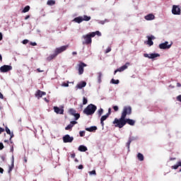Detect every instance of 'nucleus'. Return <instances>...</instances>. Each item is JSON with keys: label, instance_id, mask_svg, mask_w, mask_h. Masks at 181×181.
<instances>
[{"label": "nucleus", "instance_id": "2f4dec72", "mask_svg": "<svg viewBox=\"0 0 181 181\" xmlns=\"http://www.w3.org/2000/svg\"><path fill=\"white\" fill-rule=\"evenodd\" d=\"M15 167L14 164H13V161H12V163L11 165H9V168H8V173H11V172H12V170H13V168Z\"/></svg>", "mask_w": 181, "mask_h": 181}, {"label": "nucleus", "instance_id": "ea45409f", "mask_svg": "<svg viewBox=\"0 0 181 181\" xmlns=\"http://www.w3.org/2000/svg\"><path fill=\"white\" fill-rule=\"evenodd\" d=\"M22 43H23V45H28V43H29V40H23Z\"/></svg>", "mask_w": 181, "mask_h": 181}, {"label": "nucleus", "instance_id": "f8f14e48", "mask_svg": "<svg viewBox=\"0 0 181 181\" xmlns=\"http://www.w3.org/2000/svg\"><path fill=\"white\" fill-rule=\"evenodd\" d=\"M172 12L173 15H180L181 13L180 8H179V6H177L174 5L173 6Z\"/></svg>", "mask_w": 181, "mask_h": 181}, {"label": "nucleus", "instance_id": "dca6fc26", "mask_svg": "<svg viewBox=\"0 0 181 181\" xmlns=\"http://www.w3.org/2000/svg\"><path fill=\"white\" fill-rule=\"evenodd\" d=\"M76 124H77L76 121H71L70 124L65 127L66 131H70V129H71V128H73Z\"/></svg>", "mask_w": 181, "mask_h": 181}, {"label": "nucleus", "instance_id": "f03ea898", "mask_svg": "<svg viewBox=\"0 0 181 181\" xmlns=\"http://www.w3.org/2000/svg\"><path fill=\"white\" fill-rule=\"evenodd\" d=\"M95 111H97V106L90 104L83 110V114H86V115H93Z\"/></svg>", "mask_w": 181, "mask_h": 181}, {"label": "nucleus", "instance_id": "39448f33", "mask_svg": "<svg viewBox=\"0 0 181 181\" xmlns=\"http://www.w3.org/2000/svg\"><path fill=\"white\" fill-rule=\"evenodd\" d=\"M67 49H69V45L56 48L54 50V53H56L57 55H58L60 54V53H63V52H66Z\"/></svg>", "mask_w": 181, "mask_h": 181}, {"label": "nucleus", "instance_id": "6ab92c4d", "mask_svg": "<svg viewBox=\"0 0 181 181\" xmlns=\"http://www.w3.org/2000/svg\"><path fill=\"white\" fill-rule=\"evenodd\" d=\"M86 86H87V83H86V81H81V83H78L76 85V88H83V87H85Z\"/></svg>", "mask_w": 181, "mask_h": 181}, {"label": "nucleus", "instance_id": "c85d7f7f", "mask_svg": "<svg viewBox=\"0 0 181 181\" xmlns=\"http://www.w3.org/2000/svg\"><path fill=\"white\" fill-rule=\"evenodd\" d=\"M30 11V6H26L22 11L23 13H26V12H29Z\"/></svg>", "mask_w": 181, "mask_h": 181}, {"label": "nucleus", "instance_id": "79ce46f5", "mask_svg": "<svg viewBox=\"0 0 181 181\" xmlns=\"http://www.w3.org/2000/svg\"><path fill=\"white\" fill-rule=\"evenodd\" d=\"M62 86H63V87H69V82H67V83H62Z\"/></svg>", "mask_w": 181, "mask_h": 181}, {"label": "nucleus", "instance_id": "4c0bfd02", "mask_svg": "<svg viewBox=\"0 0 181 181\" xmlns=\"http://www.w3.org/2000/svg\"><path fill=\"white\" fill-rule=\"evenodd\" d=\"M6 132L8 134V135H11V129H9L8 127H6Z\"/></svg>", "mask_w": 181, "mask_h": 181}, {"label": "nucleus", "instance_id": "4be33fe9", "mask_svg": "<svg viewBox=\"0 0 181 181\" xmlns=\"http://www.w3.org/2000/svg\"><path fill=\"white\" fill-rule=\"evenodd\" d=\"M57 57V54L54 52V54L49 55L47 58V62H51V60H53V59L56 58Z\"/></svg>", "mask_w": 181, "mask_h": 181}, {"label": "nucleus", "instance_id": "13d9d810", "mask_svg": "<svg viewBox=\"0 0 181 181\" xmlns=\"http://www.w3.org/2000/svg\"><path fill=\"white\" fill-rule=\"evenodd\" d=\"M0 173H4V168H0Z\"/></svg>", "mask_w": 181, "mask_h": 181}, {"label": "nucleus", "instance_id": "680f3d73", "mask_svg": "<svg viewBox=\"0 0 181 181\" xmlns=\"http://www.w3.org/2000/svg\"><path fill=\"white\" fill-rule=\"evenodd\" d=\"M72 54L76 55V54H77V52H73Z\"/></svg>", "mask_w": 181, "mask_h": 181}, {"label": "nucleus", "instance_id": "393cba45", "mask_svg": "<svg viewBox=\"0 0 181 181\" xmlns=\"http://www.w3.org/2000/svg\"><path fill=\"white\" fill-rule=\"evenodd\" d=\"M78 149L80 151V152H86L87 151V148L83 145L79 146Z\"/></svg>", "mask_w": 181, "mask_h": 181}, {"label": "nucleus", "instance_id": "864d4df0", "mask_svg": "<svg viewBox=\"0 0 181 181\" xmlns=\"http://www.w3.org/2000/svg\"><path fill=\"white\" fill-rule=\"evenodd\" d=\"M71 158H76V153L71 154Z\"/></svg>", "mask_w": 181, "mask_h": 181}, {"label": "nucleus", "instance_id": "f3484780", "mask_svg": "<svg viewBox=\"0 0 181 181\" xmlns=\"http://www.w3.org/2000/svg\"><path fill=\"white\" fill-rule=\"evenodd\" d=\"M147 39V45H148V46H153V41H152V40L155 39V37H153V35L148 36Z\"/></svg>", "mask_w": 181, "mask_h": 181}, {"label": "nucleus", "instance_id": "473e14b6", "mask_svg": "<svg viewBox=\"0 0 181 181\" xmlns=\"http://www.w3.org/2000/svg\"><path fill=\"white\" fill-rule=\"evenodd\" d=\"M111 83L112 84H119V80H115V79L112 78L111 80Z\"/></svg>", "mask_w": 181, "mask_h": 181}, {"label": "nucleus", "instance_id": "9b49d317", "mask_svg": "<svg viewBox=\"0 0 181 181\" xmlns=\"http://www.w3.org/2000/svg\"><path fill=\"white\" fill-rule=\"evenodd\" d=\"M129 62H127L124 65L122 66L120 68L116 69L115 71V74H117V73H118V71H124V70H127V69H128V66H129Z\"/></svg>", "mask_w": 181, "mask_h": 181}, {"label": "nucleus", "instance_id": "58836bf2", "mask_svg": "<svg viewBox=\"0 0 181 181\" xmlns=\"http://www.w3.org/2000/svg\"><path fill=\"white\" fill-rule=\"evenodd\" d=\"M89 175H97V173L95 172V170H93L92 171L89 172Z\"/></svg>", "mask_w": 181, "mask_h": 181}, {"label": "nucleus", "instance_id": "20e7f679", "mask_svg": "<svg viewBox=\"0 0 181 181\" xmlns=\"http://www.w3.org/2000/svg\"><path fill=\"white\" fill-rule=\"evenodd\" d=\"M91 37H93L91 36L90 33L83 35L82 39H83V40L82 41V45H91V43H93V40L91 39Z\"/></svg>", "mask_w": 181, "mask_h": 181}, {"label": "nucleus", "instance_id": "aec40b11", "mask_svg": "<svg viewBox=\"0 0 181 181\" xmlns=\"http://www.w3.org/2000/svg\"><path fill=\"white\" fill-rule=\"evenodd\" d=\"M108 117H110V116H108V115H107V114L101 117L100 124H101L102 127H104V122L107 119V118H108Z\"/></svg>", "mask_w": 181, "mask_h": 181}, {"label": "nucleus", "instance_id": "de8ad7c7", "mask_svg": "<svg viewBox=\"0 0 181 181\" xmlns=\"http://www.w3.org/2000/svg\"><path fill=\"white\" fill-rule=\"evenodd\" d=\"M5 132V129L0 127V134H2V132Z\"/></svg>", "mask_w": 181, "mask_h": 181}, {"label": "nucleus", "instance_id": "052dcab7", "mask_svg": "<svg viewBox=\"0 0 181 181\" xmlns=\"http://www.w3.org/2000/svg\"><path fill=\"white\" fill-rule=\"evenodd\" d=\"M45 101H46V103H49V100H47V98H44Z\"/></svg>", "mask_w": 181, "mask_h": 181}, {"label": "nucleus", "instance_id": "cd10ccee", "mask_svg": "<svg viewBox=\"0 0 181 181\" xmlns=\"http://www.w3.org/2000/svg\"><path fill=\"white\" fill-rule=\"evenodd\" d=\"M56 4V1L54 0H48L47 2V5H49V6H53V5Z\"/></svg>", "mask_w": 181, "mask_h": 181}, {"label": "nucleus", "instance_id": "f704fd0d", "mask_svg": "<svg viewBox=\"0 0 181 181\" xmlns=\"http://www.w3.org/2000/svg\"><path fill=\"white\" fill-rule=\"evenodd\" d=\"M87 103H88V100L86 99V97L83 98V105H86V104H87Z\"/></svg>", "mask_w": 181, "mask_h": 181}, {"label": "nucleus", "instance_id": "5701e85b", "mask_svg": "<svg viewBox=\"0 0 181 181\" xmlns=\"http://www.w3.org/2000/svg\"><path fill=\"white\" fill-rule=\"evenodd\" d=\"M74 22H76V23H81L83 22V16H78L74 19Z\"/></svg>", "mask_w": 181, "mask_h": 181}, {"label": "nucleus", "instance_id": "bf43d9fd", "mask_svg": "<svg viewBox=\"0 0 181 181\" xmlns=\"http://www.w3.org/2000/svg\"><path fill=\"white\" fill-rule=\"evenodd\" d=\"M177 87H181V83H177Z\"/></svg>", "mask_w": 181, "mask_h": 181}, {"label": "nucleus", "instance_id": "7c9ffc66", "mask_svg": "<svg viewBox=\"0 0 181 181\" xmlns=\"http://www.w3.org/2000/svg\"><path fill=\"white\" fill-rule=\"evenodd\" d=\"M103 77V73H101V72H98V77H97V78H98V82L100 83H101V78Z\"/></svg>", "mask_w": 181, "mask_h": 181}, {"label": "nucleus", "instance_id": "09e8293b", "mask_svg": "<svg viewBox=\"0 0 181 181\" xmlns=\"http://www.w3.org/2000/svg\"><path fill=\"white\" fill-rule=\"evenodd\" d=\"M37 71L38 73H43V71H45L44 70H40V68L37 69Z\"/></svg>", "mask_w": 181, "mask_h": 181}, {"label": "nucleus", "instance_id": "8fccbe9b", "mask_svg": "<svg viewBox=\"0 0 181 181\" xmlns=\"http://www.w3.org/2000/svg\"><path fill=\"white\" fill-rule=\"evenodd\" d=\"M4 148V144L0 143V151Z\"/></svg>", "mask_w": 181, "mask_h": 181}, {"label": "nucleus", "instance_id": "ddd939ff", "mask_svg": "<svg viewBox=\"0 0 181 181\" xmlns=\"http://www.w3.org/2000/svg\"><path fill=\"white\" fill-rule=\"evenodd\" d=\"M144 56L145 57H148V59H156V57H159L160 54H144Z\"/></svg>", "mask_w": 181, "mask_h": 181}, {"label": "nucleus", "instance_id": "3c124183", "mask_svg": "<svg viewBox=\"0 0 181 181\" xmlns=\"http://www.w3.org/2000/svg\"><path fill=\"white\" fill-rule=\"evenodd\" d=\"M29 18H30V15H27V16L25 17V21H28V19H29Z\"/></svg>", "mask_w": 181, "mask_h": 181}, {"label": "nucleus", "instance_id": "4468645a", "mask_svg": "<svg viewBox=\"0 0 181 181\" xmlns=\"http://www.w3.org/2000/svg\"><path fill=\"white\" fill-rule=\"evenodd\" d=\"M54 111L56 112V114H60L61 115H63L64 114V109L59 108V107L54 106Z\"/></svg>", "mask_w": 181, "mask_h": 181}, {"label": "nucleus", "instance_id": "b1692460", "mask_svg": "<svg viewBox=\"0 0 181 181\" xmlns=\"http://www.w3.org/2000/svg\"><path fill=\"white\" fill-rule=\"evenodd\" d=\"M137 158L139 160H140V162L144 161V159H145V158L144 157V154L141 153H139L137 154Z\"/></svg>", "mask_w": 181, "mask_h": 181}, {"label": "nucleus", "instance_id": "9d476101", "mask_svg": "<svg viewBox=\"0 0 181 181\" xmlns=\"http://www.w3.org/2000/svg\"><path fill=\"white\" fill-rule=\"evenodd\" d=\"M69 112L70 115H73L74 117H75L76 121H77V119H78V118H80V114L76 113L77 112L76 111V110L71 108L69 110Z\"/></svg>", "mask_w": 181, "mask_h": 181}, {"label": "nucleus", "instance_id": "603ef678", "mask_svg": "<svg viewBox=\"0 0 181 181\" xmlns=\"http://www.w3.org/2000/svg\"><path fill=\"white\" fill-rule=\"evenodd\" d=\"M14 135H13V133H11L10 134V141L11 139H12V138H13Z\"/></svg>", "mask_w": 181, "mask_h": 181}, {"label": "nucleus", "instance_id": "1a4fd4ad", "mask_svg": "<svg viewBox=\"0 0 181 181\" xmlns=\"http://www.w3.org/2000/svg\"><path fill=\"white\" fill-rule=\"evenodd\" d=\"M74 138L73 136H70L69 134H66L63 136V141L64 144L71 143L73 142Z\"/></svg>", "mask_w": 181, "mask_h": 181}, {"label": "nucleus", "instance_id": "7ed1b4c3", "mask_svg": "<svg viewBox=\"0 0 181 181\" xmlns=\"http://www.w3.org/2000/svg\"><path fill=\"white\" fill-rule=\"evenodd\" d=\"M131 114H132V108L131 106H125L123 108L119 119H124V118H127V115H131Z\"/></svg>", "mask_w": 181, "mask_h": 181}, {"label": "nucleus", "instance_id": "bb28decb", "mask_svg": "<svg viewBox=\"0 0 181 181\" xmlns=\"http://www.w3.org/2000/svg\"><path fill=\"white\" fill-rule=\"evenodd\" d=\"M90 35L93 37H94L96 35L97 36H101V33L100 31H95L90 33Z\"/></svg>", "mask_w": 181, "mask_h": 181}, {"label": "nucleus", "instance_id": "e2e57ef3", "mask_svg": "<svg viewBox=\"0 0 181 181\" xmlns=\"http://www.w3.org/2000/svg\"><path fill=\"white\" fill-rule=\"evenodd\" d=\"M0 62H2V55L0 54Z\"/></svg>", "mask_w": 181, "mask_h": 181}, {"label": "nucleus", "instance_id": "338daca9", "mask_svg": "<svg viewBox=\"0 0 181 181\" xmlns=\"http://www.w3.org/2000/svg\"><path fill=\"white\" fill-rule=\"evenodd\" d=\"M4 142H8V140H5Z\"/></svg>", "mask_w": 181, "mask_h": 181}, {"label": "nucleus", "instance_id": "2eb2a0df", "mask_svg": "<svg viewBox=\"0 0 181 181\" xmlns=\"http://www.w3.org/2000/svg\"><path fill=\"white\" fill-rule=\"evenodd\" d=\"M43 95H46V92H43L40 90H37L36 93H35V97H37L38 98V100L40 98H42V97H43Z\"/></svg>", "mask_w": 181, "mask_h": 181}, {"label": "nucleus", "instance_id": "423d86ee", "mask_svg": "<svg viewBox=\"0 0 181 181\" xmlns=\"http://www.w3.org/2000/svg\"><path fill=\"white\" fill-rule=\"evenodd\" d=\"M12 70V66L11 65H4L0 67L1 73H8V71H11Z\"/></svg>", "mask_w": 181, "mask_h": 181}, {"label": "nucleus", "instance_id": "72a5a7b5", "mask_svg": "<svg viewBox=\"0 0 181 181\" xmlns=\"http://www.w3.org/2000/svg\"><path fill=\"white\" fill-rule=\"evenodd\" d=\"M103 112H104V110H103V108L99 109L98 111V114L99 117H101L103 115Z\"/></svg>", "mask_w": 181, "mask_h": 181}, {"label": "nucleus", "instance_id": "a19ab883", "mask_svg": "<svg viewBox=\"0 0 181 181\" xmlns=\"http://www.w3.org/2000/svg\"><path fill=\"white\" fill-rule=\"evenodd\" d=\"M176 99H177V101H179L180 103H181V95H179L178 96H177Z\"/></svg>", "mask_w": 181, "mask_h": 181}, {"label": "nucleus", "instance_id": "e433bc0d", "mask_svg": "<svg viewBox=\"0 0 181 181\" xmlns=\"http://www.w3.org/2000/svg\"><path fill=\"white\" fill-rule=\"evenodd\" d=\"M131 142H132V141H131V139H129V140L127 141V143L126 144V146L128 148V149H129V146H130V145H131Z\"/></svg>", "mask_w": 181, "mask_h": 181}, {"label": "nucleus", "instance_id": "69168bd1", "mask_svg": "<svg viewBox=\"0 0 181 181\" xmlns=\"http://www.w3.org/2000/svg\"><path fill=\"white\" fill-rule=\"evenodd\" d=\"M175 158H170V160H175Z\"/></svg>", "mask_w": 181, "mask_h": 181}, {"label": "nucleus", "instance_id": "f257e3e1", "mask_svg": "<svg viewBox=\"0 0 181 181\" xmlns=\"http://www.w3.org/2000/svg\"><path fill=\"white\" fill-rule=\"evenodd\" d=\"M112 124L115 125V128L121 129L124 128L127 124L131 126L135 125V120L132 119H127V117H124V119L115 118Z\"/></svg>", "mask_w": 181, "mask_h": 181}, {"label": "nucleus", "instance_id": "0eeeda50", "mask_svg": "<svg viewBox=\"0 0 181 181\" xmlns=\"http://www.w3.org/2000/svg\"><path fill=\"white\" fill-rule=\"evenodd\" d=\"M78 74L81 75L84 73V67H87V64H84V62H80L78 65Z\"/></svg>", "mask_w": 181, "mask_h": 181}, {"label": "nucleus", "instance_id": "a211bd4d", "mask_svg": "<svg viewBox=\"0 0 181 181\" xmlns=\"http://www.w3.org/2000/svg\"><path fill=\"white\" fill-rule=\"evenodd\" d=\"M144 19L146 21H153L155 19V16L152 13H150L144 17Z\"/></svg>", "mask_w": 181, "mask_h": 181}, {"label": "nucleus", "instance_id": "37998d69", "mask_svg": "<svg viewBox=\"0 0 181 181\" xmlns=\"http://www.w3.org/2000/svg\"><path fill=\"white\" fill-rule=\"evenodd\" d=\"M113 110L114 111L117 112L118 111V110H119V108L118 107V106H113Z\"/></svg>", "mask_w": 181, "mask_h": 181}, {"label": "nucleus", "instance_id": "c756f323", "mask_svg": "<svg viewBox=\"0 0 181 181\" xmlns=\"http://www.w3.org/2000/svg\"><path fill=\"white\" fill-rule=\"evenodd\" d=\"M180 166H181V161H178L176 165H173L171 168L173 169L176 170V169H178Z\"/></svg>", "mask_w": 181, "mask_h": 181}, {"label": "nucleus", "instance_id": "c03bdc74", "mask_svg": "<svg viewBox=\"0 0 181 181\" xmlns=\"http://www.w3.org/2000/svg\"><path fill=\"white\" fill-rule=\"evenodd\" d=\"M111 52V47H107L105 50V53H110Z\"/></svg>", "mask_w": 181, "mask_h": 181}, {"label": "nucleus", "instance_id": "6e6552de", "mask_svg": "<svg viewBox=\"0 0 181 181\" xmlns=\"http://www.w3.org/2000/svg\"><path fill=\"white\" fill-rule=\"evenodd\" d=\"M170 47H172V44L169 45L168 41H165V42L159 45V49H170Z\"/></svg>", "mask_w": 181, "mask_h": 181}, {"label": "nucleus", "instance_id": "5fc2aeb1", "mask_svg": "<svg viewBox=\"0 0 181 181\" xmlns=\"http://www.w3.org/2000/svg\"><path fill=\"white\" fill-rule=\"evenodd\" d=\"M0 98H1V100H4V95L0 92Z\"/></svg>", "mask_w": 181, "mask_h": 181}, {"label": "nucleus", "instance_id": "0e129e2a", "mask_svg": "<svg viewBox=\"0 0 181 181\" xmlns=\"http://www.w3.org/2000/svg\"><path fill=\"white\" fill-rule=\"evenodd\" d=\"M24 161L25 162V163L26 162H28V160L26 159V158H24Z\"/></svg>", "mask_w": 181, "mask_h": 181}, {"label": "nucleus", "instance_id": "4d7b16f0", "mask_svg": "<svg viewBox=\"0 0 181 181\" xmlns=\"http://www.w3.org/2000/svg\"><path fill=\"white\" fill-rule=\"evenodd\" d=\"M83 165H79L78 167V169H83Z\"/></svg>", "mask_w": 181, "mask_h": 181}, {"label": "nucleus", "instance_id": "a18cd8bd", "mask_svg": "<svg viewBox=\"0 0 181 181\" xmlns=\"http://www.w3.org/2000/svg\"><path fill=\"white\" fill-rule=\"evenodd\" d=\"M30 45H31V46H37V43H36V42H30Z\"/></svg>", "mask_w": 181, "mask_h": 181}, {"label": "nucleus", "instance_id": "6e6d98bb", "mask_svg": "<svg viewBox=\"0 0 181 181\" xmlns=\"http://www.w3.org/2000/svg\"><path fill=\"white\" fill-rule=\"evenodd\" d=\"M3 36H2V33H0V42L2 40Z\"/></svg>", "mask_w": 181, "mask_h": 181}, {"label": "nucleus", "instance_id": "c9c22d12", "mask_svg": "<svg viewBox=\"0 0 181 181\" xmlns=\"http://www.w3.org/2000/svg\"><path fill=\"white\" fill-rule=\"evenodd\" d=\"M84 135H86V132L85 131H81L79 132V136L83 137L84 136Z\"/></svg>", "mask_w": 181, "mask_h": 181}, {"label": "nucleus", "instance_id": "49530a36", "mask_svg": "<svg viewBox=\"0 0 181 181\" xmlns=\"http://www.w3.org/2000/svg\"><path fill=\"white\" fill-rule=\"evenodd\" d=\"M106 115L108 116L111 115V107L108 109V112Z\"/></svg>", "mask_w": 181, "mask_h": 181}, {"label": "nucleus", "instance_id": "412c9836", "mask_svg": "<svg viewBox=\"0 0 181 181\" xmlns=\"http://www.w3.org/2000/svg\"><path fill=\"white\" fill-rule=\"evenodd\" d=\"M86 131H88V132H95V131H97V127L92 126L90 127L86 128Z\"/></svg>", "mask_w": 181, "mask_h": 181}, {"label": "nucleus", "instance_id": "a878e982", "mask_svg": "<svg viewBox=\"0 0 181 181\" xmlns=\"http://www.w3.org/2000/svg\"><path fill=\"white\" fill-rule=\"evenodd\" d=\"M82 20H83V21L88 22V21H90V20H91V16H83L82 17Z\"/></svg>", "mask_w": 181, "mask_h": 181}]
</instances>
